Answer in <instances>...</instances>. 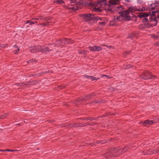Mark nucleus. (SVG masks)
I'll return each instance as SVG.
<instances>
[{
	"label": "nucleus",
	"mask_w": 159,
	"mask_h": 159,
	"mask_svg": "<svg viewBox=\"0 0 159 159\" xmlns=\"http://www.w3.org/2000/svg\"><path fill=\"white\" fill-rule=\"evenodd\" d=\"M129 148L127 146L122 148H119V147L111 148L108 152L104 154V156L106 158H108L110 157H117L126 152Z\"/></svg>",
	"instance_id": "obj_1"
},
{
	"label": "nucleus",
	"mask_w": 159,
	"mask_h": 159,
	"mask_svg": "<svg viewBox=\"0 0 159 159\" xmlns=\"http://www.w3.org/2000/svg\"><path fill=\"white\" fill-rule=\"evenodd\" d=\"M106 1V0H98V2L96 3H94L92 2H89L88 5L93 7V9L94 11L101 12L102 11V10L100 6L103 5L104 6H106L107 3Z\"/></svg>",
	"instance_id": "obj_2"
},
{
	"label": "nucleus",
	"mask_w": 159,
	"mask_h": 159,
	"mask_svg": "<svg viewBox=\"0 0 159 159\" xmlns=\"http://www.w3.org/2000/svg\"><path fill=\"white\" fill-rule=\"evenodd\" d=\"M118 14H120L121 18H122L123 20L128 21L131 20V17L128 15L129 13L127 10L119 12Z\"/></svg>",
	"instance_id": "obj_3"
},
{
	"label": "nucleus",
	"mask_w": 159,
	"mask_h": 159,
	"mask_svg": "<svg viewBox=\"0 0 159 159\" xmlns=\"http://www.w3.org/2000/svg\"><path fill=\"white\" fill-rule=\"evenodd\" d=\"M156 77L153 75H152V73L148 71H145L143 74L140 76V78H142L144 80H147L153 78V77Z\"/></svg>",
	"instance_id": "obj_4"
},
{
	"label": "nucleus",
	"mask_w": 159,
	"mask_h": 159,
	"mask_svg": "<svg viewBox=\"0 0 159 159\" xmlns=\"http://www.w3.org/2000/svg\"><path fill=\"white\" fill-rule=\"evenodd\" d=\"M81 16L83 18V20L87 22L92 20L94 18V15L89 13L86 14H82Z\"/></svg>",
	"instance_id": "obj_5"
},
{
	"label": "nucleus",
	"mask_w": 159,
	"mask_h": 159,
	"mask_svg": "<svg viewBox=\"0 0 159 159\" xmlns=\"http://www.w3.org/2000/svg\"><path fill=\"white\" fill-rule=\"evenodd\" d=\"M128 12L129 13V12H134L135 11H145V8L144 7H142V8H139L137 9L136 7H129L127 10Z\"/></svg>",
	"instance_id": "obj_6"
},
{
	"label": "nucleus",
	"mask_w": 159,
	"mask_h": 159,
	"mask_svg": "<svg viewBox=\"0 0 159 159\" xmlns=\"http://www.w3.org/2000/svg\"><path fill=\"white\" fill-rule=\"evenodd\" d=\"M39 83V81L38 80H34V81H30L27 82L26 83L23 82L21 83L16 84H15V85L21 86L23 85H28V84L35 85Z\"/></svg>",
	"instance_id": "obj_7"
},
{
	"label": "nucleus",
	"mask_w": 159,
	"mask_h": 159,
	"mask_svg": "<svg viewBox=\"0 0 159 159\" xmlns=\"http://www.w3.org/2000/svg\"><path fill=\"white\" fill-rule=\"evenodd\" d=\"M88 48L92 51H99L101 50L102 48L98 46H94L93 47H89Z\"/></svg>",
	"instance_id": "obj_8"
},
{
	"label": "nucleus",
	"mask_w": 159,
	"mask_h": 159,
	"mask_svg": "<svg viewBox=\"0 0 159 159\" xmlns=\"http://www.w3.org/2000/svg\"><path fill=\"white\" fill-rule=\"evenodd\" d=\"M95 96L94 95H92V94H90L84 96L82 97H81V101L85 102L87 100H88L89 99H90L91 98V97L92 96Z\"/></svg>",
	"instance_id": "obj_9"
},
{
	"label": "nucleus",
	"mask_w": 159,
	"mask_h": 159,
	"mask_svg": "<svg viewBox=\"0 0 159 159\" xmlns=\"http://www.w3.org/2000/svg\"><path fill=\"white\" fill-rule=\"evenodd\" d=\"M42 52H49L52 51V49L51 47H46L45 46H42Z\"/></svg>",
	"instance_id": "obj_10"
},
{
	"label": "nucleus",
	"mask_w": 159,
	"mask_h": 159,
	"mask_svg": "<svg viewBox=\"0 0 159 159\" xmlns=\"http://www.w3.org/2000/svg\"><path fill=\"white\" fill-rule=\"evenodd\" d=\"M148 16V13L146 12H140L137 15V17L140 18L147 17Z\"/></svg>",
	"instance_id": "obj_11"
},
{
	"label": "nucleus",
	"mask_w": 159,
	"mask_h": 159,
	"mask_svg": "<svg viewBox=\"0 0 159 159\" xmlns=\"http://www.w3.org/2000/svg\"><path fill=\"white\" fill-rule=\"evenodd\" d=\"M62 40L64 46L72 43V41L70 39H64Z\"/></svg>",
	"instance_id": "obj_12"
},
{
	"label": "nucleus",
	"mask_w": 159,
	"mask_h": 159,
	"mask_svg": "<svg viewBox=\"0 0 159 159\" xmlns=\"http://www.w3.org/2000/svg\"><path fill=\"white\" fill-rule=\"evenodd\" d=\"M39 21L42 22H44L45 21H48L49 19L47 17H45L43 16H39Z\"/></svg>",
	"instance_id": "obj_13"
},
{
	"label": "nucleus",
	"mask_w": 159,
	"mask_h": 159,
	"mask_svg": "<svg viewBox=\"0 0 159 159\" xmlns=\"http://www.w3.org/2000/svg\"><path fill=\"white\" fill-rule=\"evenodd\" d=\"M20 51L19 47L16 45H15L14 46L13 49V52L14 54H17Z\"/></svg>",
	"instance_id": "obj_14"
},
{
	"label": "nucleus",
	"mask_w": 159,
	"mask_h": 159,
	"mask_svg": "<svg viewBox=\"0 0 159 159\" xmlns=\"http://www.w3.org/2000/svg\"><path fill=\"white\" fill-rule=\"evenodd\" d=\"M157 4L152 3L151 4L150 6H149V8L152 10H154L156 9V10H158L157 8H156L157 7Z\"/></svg>",
	"instance_id": "obj_15"
},
{
	"label": "nucleus",
	"mask_w": 159,
	"mask_h": 159,
	"mask_svg": "<svg viewBox=\"0 0 159 159\" xmlns=\"http://www.w3.org/2000/svg\"><path fill=\"white\" fill-rule=\"evenodd\" d=\"M120 2V0H112L110 1L109 3L110 5H113L118 4Z\"/></svg>",
	"instance_id": "obj_16"
},
{
	"label": "nucleus",
	"mask_w": 159,
	"mask_h": 159,
	"mask_svg": "<svg viewBox=\"0 0 159 159\" xmlns=\"http://www.w3.org/2000/svg\"><path fill=\"white\" fill-rule=\"evenodd\" d=\"M59 46H63L64 44L63 43L62 40L57 41L55 42V46L58 47Z\"/></svg>",
	"instance_id": "obj_17"
},
{
	"label": "nucleus",
	"mask_w": 159,
	"mask_h": 159,
	"mask_svg": "<svg viewBox=\"0 0 159 159\" xmlns=\"http://www.w3.org/2000/svg\"><path fill=\"white\" fill-rule=\"evenodd\" d=\"M30 51L31 52L33 53L38 52V50H37V46H35L32 48L30 50Z\"/></svg>",
	"instance_id": "obj_18"
},
{
	"label": "nucleus",
	"mask_w": 159,
	"mask_h": 159,
	"mask_svg": "<svg viewBox=\"0 0 159 159\" xmlns=\"http://www.w3.org/2000/svg\"><path fill=\"white\" fill-rule=\"evenodd\" d=\"M114 20L115 21L116 20H117V21H122L123 20V19L122 18H121V16H120V15L118 17L117 16H115L114 18Z\"/></svg>",
	"instance_id": "obj_19"
},
{
	"label": "nucleus",
	"mask_w": 159,
	"mask_h": 159,
	"mask_svg": "<svg viewBox=\"0 0 159 159\" xmlns=\"http://www.w3.org/2000/svg\"><path fill=\"white\" fill-rule=\"evenodd\" d=\"M149 18L152 21H155L157 19L155 14H154L150 16Z\"/></svg>",
	"instance_id": "obj_20"
},
{
	"label": "nucleus",
	"mask_w": 159,
	"mask_h": 159,
	"mask_svg": "<svg viewBox=\"0 0 159 159\" xmlns=\"http://www.w3.org/2000/svg\"><path fill=\"white\" fill-rule=\"evenodd\" d=\"M159 11V10H156L155 11H149V15L150 16L152 15H153L154 14H155L156 13H158Z\"/></svg>",
	"instance_id": "obj_21"
},
{
	"label": "nucleus",
	"mask_w": 159,
	"mask_h": 159,
	"mask_svg": "<svg viewBox=\"0 0 159 159\" xmlns=\"http://www.w3.org/2000/svg\"><path fill=\"white\" fill-rule=\"evenodd\" d=\"M148 120H147L144 121V122L140 121V124H142L143 126H146L148 124Z\"/></svg>",
	"instance_id": "obj_22"
},
{
	"label": "nucleus",
	"mask_w": 159,
	"mask_h": 159,
	"mask_svg": "<svg viewBox=\"0 0 159 159\" xmlns=\"http://www.w3.org/2000/svg\"><path fill=\"white\" fill-rule=\"evenodd\" d=\"M105 25V22H101L99 23L98 25V28H100L101 27V28H103Z\"/></svg>",
	"instance_id": "obj_23"
},
{
	"label": "nucleus",
	"mask_w": 159,
	"mask_h": 159,
	"mask_svg": "<svg viewBox=\"0 0 159 159\" xmlns=\"http://www.w3.org/2000/svg\"><path fill=\"white\" fill-rule=\"evenodd\" d=\"M42 46L38 45L37 46V50H38V52H42Z\"/></svg>",
	"instance_id": "obj_24"
},
{
	"label": "nucleus",
	"mask_w": 159,
	"mask_h": 159,
	"mask_svg": "<svg viewBox=\"0 0 159 159\" xmlns=\"http://www.w3.org/2000/svg\"><path fill=\"white\" fill-rule=\"evenodd\" d=\"M54 3L56 2L58 4H61L64 3V2L62 0H57L53 2Z\"/></svg>",
	"instance_id": "obj_25"
},
{
	"label": "nucleus",
	"mask_w": 159,
	"mask_h": 159,
	"mask_svg": "<svg viewBox=\"0 0 159 159\" xmlns=\"http://www.w3.org/2000/svg\"><path fill=\"white\" fill-rule=\"evenodd\" d=\"M148 152H149V153H148V152L147 153H148V154H150V153H155L156 152L157 153H158V152L156 150H153V151H152V150L151 149H149V150H148Z\"/></svg>",
	"instance_id": "obj_26"
},
{
	"label": "nucleus",
	"mask_w": 159,
	"mask_h": 159,
	"mask_svg": "<svg viewBox=\"0 0 159 159\" xmlns=\"http://www.w3.org/2000/svg\"><path fill=\"white\" fill-rule=\"evenodd\" d=\"M83 1L81 0H79V1L76 2L75 5H81L83 4Z\"/></svg>",
	"instance_id": "obj_27"
},
{
	"label": "nucleus",
	"mask_w": 159,
	"mask_h": 159,
	"mask_svg": "<svg viewBox=\"0 0 159 159\" xmlns=\"http://www.w3.org/2000/svg\"><path fill=\"white\" fill-rule=\"evenodd\" d=\"M80 123H73V126L74 127H80Z\"/></svg>",
	"instance_id": "obj_28"
},
{
	"label": "nucleus",
	"mask_w": 159,
	"mask_h": 159,
	"mask_svg": "<svg viewBox=\"0 0 159 159\" xmlns=\"http://www.w3.org/2000/svg\"><path fill=\"white\" fill-rule=\"evenodd\" d=\"M36 61L34 59H30L27 61V63H30L33 62H35Z\"/></svg>",
	"instance_id": "obj_29"
},
{
	"label": "nucleus",
	"mask_w": 159,
	"mask_h": 159,
	"mask_svg": "<svg viewBox=\"0 0 159 159\" xmlns=\"http://www.w3.org/2000/svg\"><path fill=\"white\" fill-rule=\"evenodd\" d=\"M29 23L30 25H31L35 23L34 22L31 21V20H27L25 23V24Z\"/></svg>",
	"instance_id": "obj_30"
},
{
	"label": "nucleus",
	"mask_w": 159,
	"mask_h": 159,
	"mask_svg": "<svg viewBox=\"0 0 159 159\" xmlns=\"http://www.w3.org/2000/svg\"><path fill=\"white\" fill-rule=\"evenodd\" d=\"M89 78H90V79H91L92 80V81H93L95 80H98V79H99V78L96 79V77H93L92 76H90L89 77Z\"/></svg>",
	"instance_id": "obj_31"
},
{
	"label": "nucleus",
	"mask_w": 159,
	"mask_h": 159,
	"mask_svg": "<svg viewBox=\"0 0 159 159\" xmlns=\"http://www.w3.org/2000/svg\"><path fill=\"white\" fill-rule=\"evenodd\" d=\"M105 143V141L104 140H101V141H99L97 142V143H101V144H103Z\"/></svg>",
	"instance_id": "obj_32"
},
{
	"label": "nucleus",
	"mask_w": 159,
	"mask_h": 159,
	"mask_svg": "<svg viewBox=\"0 0 159 159\" xmlns=\"http://www.w3.org/2000/svg\"><path fill=\"white\" fill-rule=\"evenodd\" d=\"M6 117V116L5 115H3L2 116L0 115V120L4 119Z\"/></svg>",
	"instance_id": "obj_33"
},
{
	"label": "nucleus",
	"mask_w": 159,
	"mask_h": 159,
	"mask_svg": "<svg viewBox=\"0 0 159 159\" xmlns=\"http://www.w3.org/2000/svg\"><path fill=\"white\" fill-rule=\"evenodd\" d=\"M76 102H83V101H81V98H78L76 100Z\"/></svg>",
	"instance_id": "obj_34"
},
{
	"label": "nucleus",
	"mask_w": 159,
	"mask_h": 159,
	"mask_svg": "<svg viewBox=\"0 0 159 159\" xmlns=\"http://www.w3.org/2000/svg\"><path fill=\"white\" fill-rule=\"evenodd\" d=\"M148 21V19L147 18H144L142 20V22L143 23L146 22Z\"/></svg>",
	"instance_id": "obj_35"
},
{
	"label": "nucleus",
	"mask_w": 159,
	"mask_h": 159,
	"mask_svg": "<svg viewBox=\"0 0 159 159\" xmlns=\"http://www.w3.org/2000/svg\"><path fill=\"white\" fill-rule=\"evenodd\" d=\"M111 113H106L103 116H102V117H106L107 116H108V115H111Z\"/></svg>",
	"instance_id": "obj_36"
},
{
	"label": "nucleus",
	"mask_w": 159,
	"mask_h": 159,
	"mask_svg": "<svg viewBox=\"0 0 159 159\" xmlns=\"http://www.w3.org/2000/svg\"><path fill=\"white\" fill-rule=\"evenodd\" d=\"M131 52L130 51H128V52H125L123 53V55L124 56H126V54L128 53V54H129Z\"/></svg>",
	"instance_id": "obj_37"
},
{
	"label": "nucleus",
	"mask_w": 159,
	"mask_h": 159,
	"mask_svg": "<svg viewBox=\"0 0 159 159\" xmlns=\"http://www.w3.org/2000/svg\"><path fill=\"white\" fill-rule=\"evenodd\" d=\"M48 23H41L39 25H43L44 26H45L46 25H48Z\"/></svg>",
	"instance_id": "obj_38"
},
{
	"label": "nucleus",
	"mask_w": 159,
	"mask_h": 159,
	"mask_svg": "<svg viewBox=\"0 0 159 159\" xmlns=\"http://www.w3.org/2000/svg\"><path fill=\"white\" fill-rule=\"evenodd\" d=\"M148 124L149 125H151L153 124V123H154V122L153 121V120H148Z\"/></svg>",
	"instance_id": "obj_39"
},
{
	"label": "nucleus",
	"mask_w": 159,
	"mask_h": 159,
	"mask_svg": "<svg viewBox=\"0 0 159 159\" xmlns=\"http://www.w3.org/2000/svg\"><path fill=\"white\" fill-rule=\"evenodd\" d=\"M95 120V118L94 117H89L88 118V120Z\"/></svg>",
	"instance_id": "obj_40"
},
{
	"label": "nucleus",
	"mask_w": 159,
	"mask_h": 159,
	"mask_svg": "<svg viewBox=\"0 0 159 159\" xmlns=\"http://www.w3.org/2000/svg\"><path fill=\"white\" fill-rule=\"evenodd\" d=\"M67 125L70 128L74 127L73 123V124H70L69 125Z\"/></svg>",
	"instance_id": "obj_41"
},
{
	"label": "nucleus",
	"mask_w": 159,
	"mask_h": 159,
	"mask_svg": "<svg viewBox=\"0 0 159 159\" xmlns=\"http://www.w3.org/2000/svg\"><path fill=\"white\" fill-rule=\"evenodd\" d=\"M7 44H2V48H5L6 47H7L8 46Z\"/></svg>",
	"instance_id": "obj_42"
},
{
	"label": "nucleus",
	"mask_w": 159,
	"mask_h": 159,
	"mask_svg": "<svg viewBox=\"0 0 159 159\" xmlns=\"http://www.w3.org/2000/svg\"><path fill=\"white\" fill-rule=\"evenodd\" d=\"M71 8L72 9H75V10H77L78 9V7H77V6H76V8H75V7H72Z\"/></svg>",
	"instance_id": "obj_43"
},
{
	"label": "nucleus",
	"mask_w": 159,
	"mask_h": 159,
	"mask_svg": "<svg viewBox=\"0 0 159 159\" xmlns=\"http://www.w3.org/2000/svg\"><path fill=\"white\" fill-rule=\"evenodd\" d=\"M70 3H74L75 4L76 3V0H70Z\"/></svg>",
	"instance_id": "obj_44"
},
{
	"label": "nucleus",
	"mask_w": 159,
	"mask_h": 159,
	"mask_svg": "<svg viewBox=\"0 0 159 159\" xmlns=\"http://www.w3.org/2000/svg\"><path fill=\"white\" fill-rule=\"evenodd\" d=\"M96 125V124L95 122H93L91 124H90V125L91 126L94 125Z\"/></svg>",
	"instance_id": "obj_45"
},
{
	"label": "nucleus",
	"mask_w": 159,
	"mask_h": 159,
	"mask_svg": "<svg viewBox=\"0 0 159 159\" xmlns=\"http://www.w3.org/2000/svg\"><path fill=\"white\" fill-rule=\"evenodd\" d=\"M87 51H83L81 52V53H82L83 54H86Z\"/></svg>",
	"instance_id": "obj_46"
},
{
	"label": "nucleus",
	"mask_w": 159,
	"mask_h": 159,
	"mask_svg": "<svg viewBox=\"0 0 159 159\" xmlns=\"http://www.w3.org/2000/svg\"><path fill=\"white\" fill-rule=\"evenodd\" d=\"M96 18L97 20H102V17H98Z\"/></svg>",
	"instance_id": "obj_47"
},
{
	"label": "nucleus",
	"mask_w": 159,
	"mask_h": 159,
	"mask_svg": "<svg viewBox=\"0 0 159 159\" xmlns=\"http://www.w3.org/2000/svg\"><path fill=\"white\" fill-rule=\"evenodd\" d=\"M80 127H84V126H87V125H85L84 124H83L80 123Z\"/></svg>",
	"instance_id": "obj_48"
},
{
	"label": "nucleus",
	"mask_w": 159,
	"mask_h": 159,
	"mask_svg": "<svg viewBox=\"0 0 159 159\" xmlns=\"http://www.w3.org/2000/svg\"><path fill=\"white\" fill-rule=\"evenodd\" d=\"M102 76H105L106 77H107V78H109V77L108 75H102Z\"/></svg>",
	"instance_id": "obj_49"
},
{
	"label": "nucleus",
	"mask_w": 159,
	"mask_h": 159,
	"mask_svg": "<svg viewBox=\"0 0 159 159\" xmlns=\"http://www.w3.org/2000/svg\"><path fill=\"white\" fill-rule=\"evenodd\" d=\"M5 151H7V152H11V149H5Z\"/></svg>",
	"instance_id": "obj_50"
},
{
	"label": "nucleus",
	"mask_w": 159,
	"mask_h": 159,
	"mask_svg": "<svg viewBox=\"0 0 159 159\" xmlns=\"http://www.w3.org/2000/svg\"><path fill=\"white\" fill-rule=\"evenodd\" d=\"M18 151V150H12L11 151V152H14V151Z\"/></svg>",
	"instance_id": "obj_51"
},
{
	"label": "nucleus",
	"mask_w": 159,
	"mask_h": 159,
	"mask_svg": "<svg viewBox=\"0 0 159 159\" xmlns=\"http://www.w3.org/2000/svg\"><path fill=\"white\" fill-rule=\"evenodd\" d=\"M85 125H87V126L89 125H90V124H89L88 123H85Z\"/></svg>",
	"instance_id": "obj_52"
},
{
	"label": "nucleus",
	"mask_w": 159,
	"mask_h": 159,
	"mask_svg": "<svg viewBox=\"0 0 159 159\" xmlns=\"http://www.w3.org/2000/svg\"><path fill=\"white\" fill-rule=\"evenodd\" d=\"M0 151L4 152L6 151L5 150H0Z\"/></svg>",
	"instance_id": "obj_53"
},
{
	"label": "nucleus",
	"mask_w": 159,
	"mask_h": 159,
	"mask_svg": "<svg viewBox=\"0 0 159 159\" xmlns=\"http://www.w3.org/2000/svg\"><path fill=\"white\" fill-rule=\"evenodd\" d=\"M35 20H39V17H38V18H35Z\"/></svg>",
	"instance_id": "obj_54"
},
{
	"label": "nucleus",
	"mask_w": 159,
	"mask_h": 159,
	"mask_svg": "<svg viewBox=\"0 0 159 159\" xmlns=\"http://www.w3.org/2000/svg\"><path fill=\"white\" fill-rule=\"evenodd\" d=\"M157 45L159 46V42H158L157 43Z\"/></svg>",
	"instance_id": "obj_55"
},
{
	"label": "nucleus",
	"mask_w": 159,
	"mask_h": 159,
	"mask_svg": "<svg viewBox=\"0 0 159 159\" xmlns=\"http://www.w3.org/2000/svg\"><path fill=\"white\" fill-rule=\"evenodd\" d=\"M31 19L32 20H35V18H32Z\"/></svg>",
	"instance_id": "obj_56"
},
{
	"label": "nucleus",
	"mask_w": 159,
	"mask_h": 159,
	"mask_svg": "<svg viewBox=\"0 0 159 159\" xmlns=\"http://www.w3.org/2000/svg\"><path fill=\"white\" fill-rule=\"evenodd\" d=\"M17 125H18V126H20V123H19V124H17Z\"/></svg>",
	"instance_id": "obj_57"
},
{
	"label": "nucleus",
	"mask_w": 159,
	"mask_h": 159,
	"mask_svg": "<svg viewBox=\"0 0 159 159\" xmlns=\"http://www.w3.org/2000/svg\"><path fill=\"white\" fill-rule=\"evenodd\" d=\"M81 119L82 120H84L86 119V118H82Z\"/></svg>",
	"instance_id": "obj_58"
},
{
	"label": "nucleus",
	"mask_w": 159,
	"mask_h": 159,
	"mask_svg": "<svg viewBox=\"0 0 159 159\" xmlns=\"http://www.w3.org/2000/svg\"><path fill=\"white\" fill-rule=\"evenodd\" d=\"M95 102L96 103H98V102H99L98 101H95Z\"/></svg>",
	"instance_id": "obj_59"
},
{
	"label": "nucleus",
	"mask_w": 159,
	"mask_h": 159,
	"mask_svg": "<svg viewBox=\"0 0 159 159\" xmlns=\"http://www.w3.org/2000/svg\"><path fill=\"white\" fill-rule=\"evenodd\" d=\"M86 77L87 78H89V77L87 75H86Z\"/></svg>",
	"instance_id": "obj_60"
},
{
	"label": "nucleus",
	"mask_w": 159,
	"mask_h": 159,
	"mask_svg": "<svg viewBox=\"0 0 159 159\" xmlns=\"http://www.w3.org/2000/svg\"><path fill=\"white\" fill-rule=\"evenodd\" d=\"M153 37H155V38H156L157 36H156V35H154Z\"/></svg>",
	"instance_id": "obj_61"
},
{
	"label": "nucleus",
	"mask_w": 159,
	"mask_h": 159,
	"mask_svg": "<svg viewBox=\"0 0 159 159\" xmlns=\"http://www.w3.org/2000/svg\"><path fill=\"white\" fill-rule=\"evenodd\" d=\"M157 17L159 18V14L157 16Z\"/></svg>",
	"instance_id": "obj_62"
},
{
	"label": "nucleus",
	"mask_w": 159,
	"mask_h": 159,
	"mask_svg": "<svg viewBox=\"0 0 159 159\" xmlns=\"http://www.w3.org/2000/svg\"><path fill=\"white\" fill-rule=\"evenodd\" d=\"M0 48H2V46L1 45H0Z\"/></svg>",
	"instance_id": "obj_63"
},
{
	"label": "nucleus",
	"mask_w": 159,
	"mask_h": 159,
	"mask_svg": "<svg viewBox=\"0 0 159 159\" xmlns=\"http://www.w3.org/2000/svg\"><path fill=\"white\" fill-rule=\"evenodd\" d=\"M34 23H38V22H37V21H36L35 22H34Z\"/></svg>",
	"instance_id": "obj_64"
}]
</instances>
